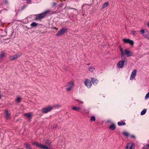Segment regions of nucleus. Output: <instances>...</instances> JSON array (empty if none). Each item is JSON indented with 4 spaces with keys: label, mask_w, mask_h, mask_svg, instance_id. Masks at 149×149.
Masks as SVG:
<instances>
[{
    "label": "nucleus",
    "mask_w": 149,
    "mask_h": 149,
    "mask_svg": "<svg viewBox=\"0 0 149 149\" xmlns=\"http://www.w3.org/2000/svg\"><path fill=\"white\" fill-rule=\"evenodd\" d=\"M124 52L125 54L127 57H129L133 55L132 53L128 50L125 49L124 50Z\"/></svg>",
    "instance_id": "11"
},
{
    "label": "nucleus",
    "mask_w": 149,
    "mask_h": 149,
    "mask_svg": "<svg viewBox=\"0 0 149 149\" xmlns=\"http://www.w3.org/2000/svg\"><path fill=\"white\" fill-rule=\"evenodd\" d=\"M147 26H148V27H149V22H148L147 23Z\"/></svg>",
    "instance_id": "36"
},
{
    "label": "nucleus",
    "mask_w": 149,
    "mask_h": 149,
    "mask_svg": "<svg viewBox=\"0 0 149 149\" xmlns=\"http://www.w3.org/2000/svg\"><path fill=\"white\" fill-rule=\"evenodd\" d=\"M79 102L80 104H83L84 103L83 101H79Z\"/></svg>",
    "instance_id": "34"
},
{
    "label": "nucleus",
    "mask_w": 149,
    "mask_h": 149,
    "mask_svg": "<svg viewBox=\"0 0 149 149\" xmlns=\"http://www.w3.org/2000/svg\"><path fill=\"white\" fill-rule=\"evenodd\" d=\"M115 128V126L114 124H112L109 127L110 130H113Z\"/></svg>",
    "instance_id": "21"
},
{
    "label": "nucleus",
    "mask_w": 149,
    "mask_h": 149,
    "mask_svg": "<svg viewBox=\"0 0 149 149\" xmlns=\"http://www.w3.org/2000/svg\"><path fill=\"white\" fill-rule=\"evenodd\" d=\"M149 147V144L146 145L143 148V149H147Z\"/></svg>",
    "instance_id": "32"
},
{
    "label": "nucleus",
    "mask_w": 149,
    "mask_h": 149,
    "mask_svg": "<svg viewBox=\"0 0 149 149\" xmlns=\"http://www.w3.org/2000/svg\"><path fill=\"white\" fill-rule=\"evenodd\" d=\"M91 79L92 82L93 84L96 85L98 84V81L97 79L95 78H92Z\"/></svg>",
    "instance_id": "15"
},
{
    "label": "nucleus",
    "mask_w": 149,
    "mask_h": 149,
    "mask_svg": "<svg viewBox=\"0 0 149 149\" xmlns=\"http://www.w3.org/2000/svg\"><path fill=\"white\" fill-rule=\"evenodd\" d=\"M72 109L77 111H79L81 110V108L79 107L73 106L72 107Z\"/></svg>",
    "instance_id": "17"
},
{
    "label": "nucleus",
    "mask_w": 149,
    "mask_h": 149,
    "mask_svg": "<svg viewBox=\"0 0 149 149\" xmlns=\"http://www.w3.org/2000/svg\"><path fill=\"white\" fill-rule=\"evenodd\" d=\"M108 4L109 3L108 2L104 3L103 5V8H105L108 5Z\"/></svg>",
    "instance_id": "29"
},
{
    "label": "nucleus",
    "mask_w": 149,
    "mask_h": 149,
    "mask_svg": "<svg viewBox=\"0 0 149 149\" xmlns=\"http://www.w3.org/2000/svg\"><path fill=\"white\" fill-rule=\"evenodd\" d=\"M135 147V146L134 144L132 143H129L127 144L126 147V149H134Z\"/></svg>",
    "instance_id": "13"
},
{
    "label": "nucleus",
    "mask_w": 149,
    "mask_h": 149,
    "mask_svg": "<svg viewBox=\"0 0 149 149\" xmlns=\"http://www.w3.org/2000/svg\"><path fill=\"white\" fill-rule=\"evenodd\" d=\"M18 57L19 56L18 55H15L10 56L9 57V59L11 60H14L17 59Z\"/></svg>",
    "instance_id": "16"
},
{
    "label": "nucleus",
    "mask_w": 149,
    "mask_h": 149,
    "mask_svg": "<svg viewBox=\"0 0 149 149\" xmlns=\"http://www.w3.org/2000/svg\"><path fill=\"white\" fill-rule=\"evenodd\" d=\"M54 29H58V28H56V27H54Z\"/></svg>",
    "instance_id": "40"
},
{
    "label": "nucleus",
    "mask_w": 149,
    "mask_h": 149,
    "mask_svg": "<svg viewBox=\"0 0 149 149\" xmlns=\"http://www.w3.org/2000/svg\"><path fill=\"white\" fill-rule=\"evenodd\" d=\"M47 13V11H46L41 14H37L36 15L35 19L36 20H38L43 18L46 15Z\"/></svg>",
    "instance_id": "6"
},
{
    "label": "nucleus",
    "mask_w": 149,
    "mask_h": 149,
    "mask_svg": "<svg viewBox=\"0 0 149 149\" xmlns=\"http://www.w3.org/2000/svg\"><path fill=\"white\" fill-rule=\"evenodd\" d=\"M131 137H132V138H135V136L134 135H132L131 136Z\"/></svg>",
    "instance_id": "37"
},
{
    "label": "nucleus",
    "mask_w": 149,
    "mask_h": 149,
    "mask_svg": "<svg viewBox=\"0 0 149 149\" xmlns=\"http://www.w3.org/2000/svg\"><path fill=\"white\" fill-rule=\"evenodd\" d=\"M67 30V29L65 28H63L59 32L57 33L56 36H59L63 34Z\"/></svg>",
    "instance_id": "10"
},
{
    "label": "nucleus",
    "mask_w": 149,
    "mask_h": 149,
    "mask_svg": "<svg viewBox=\"0 0 149 149\" xmlns=\"http://www.w3.org/2000/svg\"><path fill=\"white\" fill-rule=\"evenodd\" d=\"M88 69L89 71L92 72H93L95 70V68L92 66L89 67Z\"/></svg>",
    "instance_id": "19"
},
{
    "label": "nucleus",
    "mask_w": 149,
    "mask_h": 149,
    "mask_svg": "<svg viewBox=\"0 0 149 149\" xmlns=\"http://www.w3.org/2000/svg\"><path fill=\"white\" fill-rule=\"evenodd\" d=\"M74 83L72 81L68 83L66 85V89L68 92L70 91L74 87Z\"/></svg>",
    "instance_id": "3"
},
{
    "label": "nucleus",
    "mask_w": 149,
    "mask_h": 149,
    "mask_svg": "<svg viewBox=\"0 0 149 149\" xmlns=\"http://www.w3.org/2000/svg\"><path fill=\"white\" fill-rule=\"evenodd\" d=\"M120 49L121 52V57L122 61H123L125 62V64L126 65L127 63V60L125 56V54L124 53V50L121 47H120Z\"/></svg>",
    "instance_id": "4"
},
{
    "label": "nucleus",
    "mask_w": 149,
    "mask_h": 149,
    "mask_svg": "<svg viewBox=\"0 0 149 149\" xmlns=\"http://www.w3.org/2000/svg\"><path fill=\"white\" fill-rule=\"evenodd\" d=\"M90 65V63H88V64H87V65Z\"/></svg>",
    "instance_id": "39"
},
{
    "label": "nucleus",
    "mask_w": 149,
    "mask_h": 149,
    "mask_svg": "<svg viewBox=\"0 0 149 149\" xmlns=\"http://www.w3.org/2000/svg\"><path fill=\"white\" fill-rule=\"evenodd\" d=\"M125 62L123 61H119L117 64V66L119 68H122L124 66Z\"/></svg>",
    "instance_id": "9"
},
{
    "label": "nucleus",
    "mask_w": 149,
    "mask_h": 149,
    "mask_svg": "<svg viewBox=\"0 0 149 149\" xmlns=\"http://www.w3.org/2000/svg\"><path fill=\"white\" fill-rule=\"evenodd\" d=\"M10 114L9 113L7 110L5 111V116L6 119H8L10 118Z\"/></svg>",
    "instance_id": "18"
},
{
    "label": "nucleus",
    "mask_w": 149,
    "mask_h": 149,
    "mask_svg": "<svg viewBox=\"0 0 149 149\" xmlns=\"http://www.w3.org/2000/svg\"><path fill=\"white\" fill-rule=\"evenodd\" d=\"M24 115L25 117L28 118L29 120H30L32 118V114L31 113H25Z\"/></svg>",
    "instance_id": "14"
},
{
    "label": "nucleus",
    "mask_w": 149,
    "mask_h": 149,
    "mask_svg": "<svg viewBox=\"0 0 149 149\" xmlns=\"http://www.w3.org/2000/svg\"><path fill=\"white\" fill-rule=\"evenodd\" d=\"M53 109L52 106L51 105L47 106L41 109L42 113H46L51 111Z\"/></svg>",
    "instance_id": "2"
},
{
    "label": "nucleus",
    "mask_w": 149,
    "mask_h": 149,
    "mask_svg": "<svg viewBox=\"0 0 149 149\" xmlns=\"http://www.w3.org/2000/svg\"><path fill=\"white\" fill-rule=\"evenodd\" d=\"M61 107V105L60 104H55L53 106V108L54 107V108H59Z\"/></svg>",
    "instance_id": "23"
},
{
    "label": "nucleus",
    "mask_w": 149,
    "mask_h": 149,
    "mask_svg": "<svg viewBox=\"0 0 149 149\" xmlns=\"http://www.w3.org/2000/svg\"><path fill=\"white\" fill-rule=\"evenodd\" d=\"M31 26L32 27H34L37 26V24L35 22H33L31 24Z\"/></svg>",
    "instance_id": "27"
},
{
    "label": "nucleus",
    "mask_w": 149,
    "mask_h": 149,
    "mask_svg": "<svg viewBox=\"0 0 149 149\" xmlns=\"http://www.w3.org/2000/svg\"><path fill=\"white\" fill-rule=\"evenodd\" d=\"M53 6H56V3H55V2H54V3H53Z\"/></svg>",
    "instance_id": "35"
},
{
    "label": "nucleus",
    "mask_w": 149,
    "mask_h": 149,
    "mask_svg": "<svg viewBox=\"0 0 149 149\" xmlns=\"http://www.w3.org/2000/svg\"><path fill=\"white\" fill-rule=\"evenodd\" d=\"M62 6H63V5H62V4L61 5H60V7H62Z\"/></svg>",
    "instance_id": "38"
},
{
    "label": "nucleus",
    "mask_w": 149,
    "mask_h": 149,
    "mask_svg": "<svg viewBox=\"0 0 149 149\" xmlns=\"http://www.w3.org/2000/svg\"><path fill=\"white\" fill-rule=\"evenodd\" d=\"M95 117L94 116H92L91 117L90 120L91 121H95Z\"/></svg>",
    "instance_id": "31"
},
{
    "label": "nucleus",
    "mask_w": 149,
    "mask_h": 149,
    "mask_svg": "<svg viewBox=\"0 0 149 149\" xmlns=\"http://www.w3.org/2000/svg\"><path fill=\"white\" fill-rule=\"evenodd\" d=\"M6 53L3 52H2L0 56V58H2L5 56Z\"/></svg>",
    "instance_id": "26"
},
{
    "label": "nucleus",
    "mask_w": 149,
    "mask_h": 149,
    "mask_svg": "<svg viewBox=\"0 0 149 149\" xmlns=\"http://www.w3.org/2000/svg\"><path fill=\"white\" fill-rule=\"evenodd\" d=\"M84 84L88 88H91L92 85L91 81L88 79L85 80Z\"/></svg>",
    "instance_id": "8"
},
{
    "label": "nucleus",
    "mask_w": 149,
    "mask_h": 149,
    "mask_svg": "<svg viewBox=\"0 0 149 149\" xmlns=\"http://www.w3.org/2000/svg\"><path fill=\"white\" fill-rule=\"evenodd\" d=\"M146 112V109H144L143 110L141 113V115H143L145 114Z\"/></svg>",
    "instance_id": "28"
},
{
    "label": "nucleus",
    "mask_w": 149,
    "mask_h": 149,
    "mask_svg": "<svg viewBox=\"0 0 149 149\" xmlns=\"http://www.w3.org/2000/svg\"><path fill=\"white\" fill-rule=\"evenodd\" d=\"M25 145L26 147V149H32L31 146L27 143H25Z\"/></svg>",
    "instance_id": "25"
},
{
    "label": "nucleus",
    "mask_w": 149,
    "mask_h": 149,
    "mask_svg": "<svg viewBox=\"0 0 149 149\" xmlns=\"http://www.w3.org/2000/svg\"><path fill=\"white\" fill-rule=\"evenodd\" d=\"M51 143L50 141H47L45 143V145H42L37 142H34L33 144L36 146L43 149H53L52 148L48 147L46 146L47 145H49L51 144Z\"/></svg>",
    "instance_id": "1"
},
{
    "label": "nucleus",
    "mask_w": 149,
    "mask_h": 149,
    "mask_svg": "<svg viewBox=\"0 0 149 149\" xmlns=\"http://www.w3.org/2000/svg\"><path fill=\"white\" fill-rule=\"evenodd\" d=\"M118 124L119 126H121L122 125H125V123L123 121H121L118 123Z\"/></svg>",
    "instance_id": "20"
},
{
    "label": "nucleus",
    "mask_w": 149,
    "mask_h": 149,
    "mask_svg": "<svg viewBox=\"0 0 149 149\" xmlns=\"http://www.w3.org/2000/svg\"><path fill=\"white\" fill-rule=\"evenodd\" d=\"M149 98V92L146 95L145 97V99L146 100H147Z\"/></svg>",
    "instance_id": "30"
},
{
    "label": "nucleus",
    "mask_w": 149,
    "mask_h": 149,
    "mask_svg": "<svg viewBox=\"0 0 149 149\" xmlns=\"http://www.w3.org/2000/svg\"><path fill=\"white\" fill-rule=\"evenodd\" d=\"M21 98L19 97H17L16 99L15 100V101L17 103H19L21 102Z\"/></svg>",
    "instance_id": "24"
},
{
    "label": "nucleus",
    "mask_w": 149,
    "mask_h": 149,
    "mask_svg": "<svg viewBox=\"0 0 149 149\" xmlns=\"http://www.w3.org/2000/svg\"><path fill=\"white\" fill-rule=\"evenodd\" d=\"M123 41L125 43H129L132 45H133L134 43L133 40L129 39H123Z\"/></svg>",
    "instance_id": "12"
},
{
    "label": "nucleus",
    "mask_w": 149,
    "mask_h": 149,
    "mask_svg": "<svg viewBox=\"0 0 149 149\" xmlns=\"http://www.w3.org/2000/svg\"><path fill=\"white\" fill-rule=\"evenodd\" d=\"M137 31L134 30H133L131 31V34L134 35H136V34H137Z\"/></svg>",
    "instance_id": "22"
},
{
    "label": "nucleus",
    "mask_w": 149,
    "mask_h": 149,
    "mask_svg": "<svg viewBox=\"0 0 149 149\" xmlns=\"http://www.w3.org/2000/svg\"><path fill=\"white\" fill-rule=\"evenodd\" d=\"M124 135L126 136H128L129 134L127 132H123Z\"/></svg>",
    "instance_id": "33"
},
{
    "label": "nucleus",
    "mask_w": 149,
    "mask_h": 149,
    "mask_svg": "<svg viewBox=\"0 0 149 149\" xmlns=\"http://www.w3.org/2000/svg\"><path fill=\"white\" fill-rule=\"evenodd\" d=\"M137 71L136 69H134L132 72L130 77V80H132L135 77L137 74Z\"/></svg>",
    "instance_id": "7"
},
{
    "label": "nucleus",
    "mask_w": 149,
    "mask_h": 149,
    "mask_svg": "<svg viewBox=\"0 0 149 149\" xmlns=\"http://www.w3.org/2000/svg\"><path fill=\"white\" fill-rule=\"evenodd\" d=\"M141 34L143 37L149 40V32L146 30L142 29L140 31Z\"/></svg>",
    "instance_id": "5"
}]
</instances>
